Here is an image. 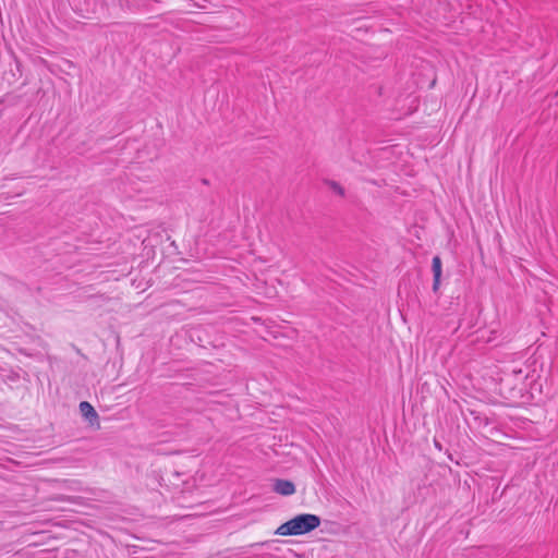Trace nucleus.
I'll list each match as a JSON object with an SVG mask.
<instances>
[{
  "label": "nucleus",
  "instance_id": "f257e3e1",
  "mask_svg": "<svg viewBox=\"0 0 558 558\" xmlns=\"http://www.w3.org/2000/svg\"><path fill=\"white\" fill-rule=\"evenodd\" d=\"M320 525V518L312 513H302L282 523L276 530L280 536L303 535L310 533Z\"/></svg>",
  "mask_w": 558,
  "mask_h": 558
},
{
  "label": "nucleus",
  "instance_id": "f03ea898",
  "mask_svg": "<svg viewBox=\"0 0 558 558\" xmlns=\"http://www.w3.org/2000/svg\"><path fill=\"white\" fill-rule=\"evenodd\" d=\"M80 411L90 425L96 426L97 428L100 427L98 413L89 402L82 401L80 403Z\"/></svg>",
  "mask_w": 558,
  "mask_h": 558
},
{
  "label": "nucleus",
  "instance_id": "7ed1b4c3",
  "mask_svg": "<svg viewBox=\"0 0 558 558\" xmlns=\"http://www.w3.org/2000/svg\"><path fill=\"white\" fill-rule=\"evenodd\" d=\"M274 490L282 496H290L295 493V486L291 481L277 480L274 484Z\"/></svg>",
  "mask_w": 558,
  "mask_h": 558
},
{
  "label": "nucleus",
  "instance_id": "20e7f679",
  "mask_svg": "<svg viewBox=\"0 0 558 558\" xmlns=\"http://www.w3.org/2000/svg\"><path fill=\"white\" fill-rule=\"evenodd\" d=\"M432 269L434 274L433 290L437 291L439 289L441 278V259L439 256H435L433 258Z\"/></svg>",
  "mask_w": 558,
  "mask_h": 558
},
{
  "label": "nucleus",
  "instance_id": "39448f33",
  "mask_svg": "<svg viewBox=\"0 0 558 558\" xmlns=\"http://www.w3.org/2000/svg\"><path fill=\"white\" fill-rule=\"evenodd\" d=\"M326 185L330 191L343 197L345 195L344 189L336 181H326Z\"/></svg>",
  "mask_w": 558,
  "mask_h": 558
}]
</instances>
